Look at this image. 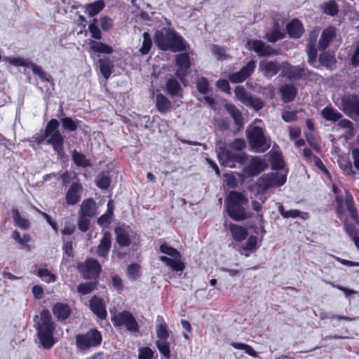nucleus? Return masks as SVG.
<instances>
[{"label":"nucleus","instance_id":"obj_1","mask_svg":"<svg viewBox=\"0 0 359 359\" xmlns=\"http://www.w3.org/2000/svg\"><path fill=\"white\" fill-rule=\"evenodd\" d=\"M38 318L34 327L36 330L37 338L40 344L45 349L51 348L57 342V338L54 337L56 325L53 320L50 312L48 309H43Z\"/></svg>","mask_w":359,"mask_h":359},{"label":"nucleus","instance_id":"obj_2","mask_svg":"<svg viewBox=\"0 0 359 359\" xmlns=\"http://www.w3.org/2000/svg\"><path fill=\"white\" fill-rule=\"evenodd\" d=\"M154 43L161 50H171L172 52H180L186 50L187 43L182 36L170 28L163 27L155 32Z\"/></svg>","mask_w":359,"mask_h":359},{"label":"nucleus","instance_id":"obj_3","mask_svg":"<svg viewBox=\"0 0 359 359\" xmlns=\"http://www.w3.org/2000/svg\"><path fill=\"white\" fill-rule=\"evenodd\" d=\"M248 202L244 195L236 191L229 192L226 199L228 215L234 221H243L250 216L245 212L243 205Z\"/></svg>","mask_w":359,"mask_h":359},{"label":"nucleus","instance_id":"obj_4","mask_svg":"<svg viewBox=\"0 0 359 359\" xmlns=\"http://www.w3.org/2000/svg\"><path fill=\"white\" fill-rule=\"evenodd\" d=\"M102 342V334L96 327L89 329L86 333L75 336L76 348L81 352H86L92 348L100 346Z\"/></svg>","mask_w":359,"mask_h":359},{"label":"nucleus","instance_id":"obj_5","mask_svg":"<svg viewBox=\"0 0 359 359\" xmlns=\"http://www.w3.org/2000/svg\"><path fill=\"white\" fill-rule=\"evenodd\" d=\"M59 121L55 118L50 119L46 124L44 133L45 137H48L47 144L52 146L54 151L58 156H62L64 151L65 140L59 130Z\"/></svg>","mask_w":359,"mask_h":359},{"label":"nucleus","instance_id":"obj_6","mask_svg":"<svg viewBox=\"0 0 359 359\" xmlns=\"http://www.w3.org/2000/svg\"><path fill=\"white\" fill-rule=\"evenodd\" d=\"M344 202L350 217L354 222V224L351 222L347 217L344 218L343 221L344 229L350 237L358 233V230L355 225L359 226V215L358 213L357 208H355V201L352 195L348 191H346Z\"/></svg>","mask_w":359,"mask_h":359},{"label":"nucleus","instance_id":"obj_7","mask_svg":"<svg viewBox=\"0 0 359 359\" xmlns=\"http://www.w3.org/2000/svg\"><path fill=\"white\" fill-rule=\"evenodd\" d=\"M159 250L161 252L172 257L166 256L159 257V259L171 268L172 271L179 272L184 269V263L181 259L182 255L176 248L169 245L167 243H163L160 245Z\"/></svg>","mask_w":359,"mask_h":359},{"label":"nucleus","instance_id":"obj_8","mask_svg":"<svg viewBox=\"0 0 359 359\" xmlns=\"http://www.w3.org/2000/svg\"><path fill=\"white\" fill-rule=\"evenodd\" d=\"M246 137L251 148L257 151L264 152L269 149L271 143L268 142L263 129L253 126L246 130Z\"/></svg>","mask_w":359,"mask_h":359},{"label":"nucleus","instance_id":"obj_9","mask_svg":"<svg viewBox=\"0 0 359 359\" xmlns=\"http://www.w3.org/2000/svg\"><path fill=\"white\" fill-rule=\"evenodd\" d=\"M316 74L300 65L293 66L288 62L285 61L281 63V72L280 76L285 77L289 81H299L300 79H306L310 76H315Z\"/></svg>","mask_w":359,"mask_h":359},{"label":"nucleus","instance_id":"obj_10","mask_svg":"<svg viewBox=\"0 0 359 359\" xmlns=\"http://www.w3.org/2000/svg\"><path fill=\"white\" fill-rule=\"evenodd\" d=\"M4 60L15 67H25L30 68L35 75H37L43 81L53 82L51 75L46 74L41 67L36 65L29 59L15 57H4Z\"/></svg>","mask_w":359,"mask_h":359},{"label":"nucleus","instance_id":"obj_11","mask_svg":"<svg viewBox=\"0 0 359 359\" xmlns=\"http://www.w3.org/2000/svg\"><path fill=\"white\" fill-rule=\"evenodd\" d=\"M156 337L158 339V340L156 341L158 350L162 355L166 358H170L171 352L170 344L168 342V339L170 337V332L168 331L167 324L163 318H161V323L156 325Z\"/></svg>","mask_w":359,"mask_h":359},{"label":"nucleus","instance_id":"obj_12","mask_svg":"<svg viewBox=\"0 0 359 359\" xmlns=\"http://www.w3.org/2000/svg\"><path fill=\"white\" fill-rule=\"evenodd\" d=\"M219 163L226 167L235 168L236 165H243L248 161V155L245 153H236L224 149L217 154Z\"/></svg>","mask_w":359,"mask_h":359},{"label":"nucleus","instance_id":"obj_13","mask_svg":"<svg viewBox=\"0 0 359 359\" xmlns=\"http://www.w3.org/2000/svg\"><path fill=\"white\" fill-rule=\"evenodd\" d=\"M111 320L114 327L124 325L128 331L133 332H137L140 330L136 319L128 311L118 312L111 317Z\"/></svg>","mask_w":359,"mask_h":359},{"label":"nucleus","instance_id":"obj_14","mask_svg":"<svg viewBox=\"0 0 359 359\" xmlns=\"http://www.w3.org/2000/svg\"><path fill=\"white\" fill-rule=\"evenodd\" d=\"M341 109L348 117H359V95L355 93L344 94L341 99Z\"/></svg>","mask_w":359,"mask_h":359},{"label":"nucleus","instance_id":"obj_15","mask_svg":"<svg viewBox=\"0 0 359 359\" xmlns=\"http://www.w3.org/2000/svg\"><path fill=\"white\" fill-rule=\"evenodd\" d=\"M77 269L86 279H97L102 271V266L99 262L92 257L79 262Z\"/></svg>","mask_w":359,"mask_h":359},{"label":"nucleus","instance_id":"obj_16","mask_svg":"<svg viewBox=\"0 0 359 359\" xmlns=\"http://www.w3.org/2000/svg\"><path fill=\"white\" fill-rule=\"evenodd\" d=\"M235 95L243 104L255 111H259L264 107V102L261 98L255 97L241 86H238L234 89Z\"/></svg>","mask_w":359,"mask_h":359},{"label":"nucleus","instance_id":"obj_17","mask_svg":"<svg viewBox=\"0 0 359 359\" xmlns=\"http://www.w3.org/2000/svg\"><path fill=\"white\" fill-rule=\"evenodd\" d=\"M266 167V162L259 156H253L248 165L243 168V175L245 177H253L259 175Z\"/></svg>","mask_w":359,"mask_h":359},{"label":"nucleus","instance_id":"obj_18","mask_svg":"<svg viewBox=\"0 0 359 359\" xmlns=\"http://www.w3.org/2000/svg\"><path fill=\"white\" fill-rule=\"evenodd\" d=\"M256 62L250 60L240 71L228 75V79L233 83H241L248 79L255 72Z\"/></svg>","mask_w":359,"mask_h":359},{"label":"nucleus","instance_id":"obj_19","mask_svg":"<svg viewBox=\"0 0 359 359\" xmlns=\"http://www.w3.org/2000/svg\"><path fill=\"white\" fill-rule=\"evenodd\" d=\"M175 65L177 67V69L175 72L176 76L180 80L184 79L189 74V70L191 66L189 53H182L176 55Z\"/></svg>","mask_w":359,"mask_h":359},{"label":"nucleus","instance_id":"obj_20","mask_svg":"<svg viewBox=\"0 0 359 359\" xmlns=\"http://www.w3.org/2000/svg\"><path fill=\"white\" fill-rule=\"evenodd\" d=\"M131 229L129 226L123 224L118 226L114 229L116 236V242L121 248L129 247L131 244L130 232Z\"/></svg>","mask_w":359,"mask_h":359},{"label":"nucleus","instance_id":"obj_21","mask_svg":"<svg viewBox=\"0 0 359 359\" xmlns=\"http://www.w3.org/2000/svg\"><path fill=\"white\" fill-rule=\"evenodd\" d=\"M83 191V186L79 182H73L65 195V202L68 205H75L81 200Z\"/></svg>","mask_w":359,"mask_h":359},{"label":"nucleus","instance_id":"obj_22","mask_svg":"<svg viewBox=\"0 0 359 359\" xmlns=\"http://www.w3.org/2000/svg\"><path fill=\"white\" fill-rule=\"evenodd\" d=\"M89 309L100 319L104 320L107 316V311L104 299L94 295L89 300Z\"/></svg>","mask_w":359,"mask_h":359},{"label":"nucleus","instance_id":"obj_23","mask_svg":"<svg viewBox=\"0 0 359 359\" xmlns=\"http://www.w3.org/2000/svg\"><path fill=\"white\" fill-rule=\"evenodd\" d=\"M251 45L250 48L259 54L260 57H268L270 55H276L278 52L276 49L271 48L269 45L265 44L261 40H252L248 42Z\"/></svg>","mask_w":359,"mask_h":359},{"label":"nucleus","instance_id":"obj_24","mask_svg":"<svg viewBox=\"0 0 359 359\" xmlns=\"http://www.w3.org/2000/svg\"><path fill=\"white\" fill-rule=\"evenodd\" d=\"M286 182V176L278 172L271 173L261 178L260 187L266 190L274 186H282Z\"/></svg>","mask_w":359,"mask_h":359},{"label":"nucleus","instance_id":"obj_25","mask_svg":"<svg viewBox=\"0 0 359 359\" xmlns=\"http://www.w3.org/2000/svg\"><path fill=\"white\" fill-rule=\"evenodd\" d=\"M52 311L57 320L65 322L71 316L72 310L69 305L63 302H57L52 308Z\"/></svg>","mask_w":359,"mask_h":359},{"label":"nucleus","instance_id":"obj_26","mask_svg":"<svg viewBox=\"0 0 359 359\" xmlns=\"http://www.w3.org/2000/svg\"><path fill=\"white\" fill-rule=\"evenodd\" d=\"M259 70L263 73L264 76L272 77L281 70V65H279L277 61L262 60L259 64Z\"/></svg>","mask_w":359,"mask_h":359},{"label":"nucleus","instance_id":"obj_27","mask_svg":"<svg viewBox=\"0 0 359 359\" xmlns=\"http://www.w3.org/2000/svg\"><path fill=\"white\" fill-rule=\"evenodd\" d=\"M79 215L93 218L97 215V206L93 198L84 199L80 206Z\"/></svg>","mask_w":359,"mask_h":359},{"label":"nucleus","instance_id":"obj_28","mask_svg":"<svg viewBox=\"0 0 359 359\" xmlns=\"http://www.w3.org/2000/svg\"><path fill=\"white\" fill-rule=\"evenodd\" d=\"M111 233L109 231H104L102 234L100 242L97 247V254L99 257L106 258L111 247Z\"/></svg>","mask_w":359,"mask_h":359},{"label":"nucleus","instance_id":"obj_29","mask_svg":"<svg viewBox=\"0 0 359 359\" xmlns=\"http://www.w3.org/2000/svg\"><path fill=\"white\" fill-rule=\"evenodd\" d=\"M337 35V28L334 26H329L323 29L318 41V47L321 50L328 48L330 42Z\"/></svg>","mask_w":359,"mask_h":359},{"label":"nucleus","instance_id":"obj_30","mask_svg":"<svg viewBox=\"0 0 359 359\" xmlns=\"http://www.w3.org/2000/svg\"><path fill=\"white\" fill-rule=\"evenodd\" d=\"M286 31L290 38L299 39L303 34L304 27L298 18H294L287 24Z\"/></svg>","mask_w":359,"mask_h":359},{"label":"nucleus","instance_id":"obj_31","mask_svg":"<svg viewBox=\"0 0 359 359\" xmlns=\"http://www.w3.org/2000/svg\"><path fill=\"white\" fill-rule=\"evenodd\" d=\"M279 91L284 103L292 102L297 95V89L292 83H285L281 86Z\"/></svg>","mask_w":359,"mask_h":359},{"label":"nucleus","instance_id":"obj_32","mask_svg":"<svg viewBox=\"0 0 359 359\" xmlns=\"http://www.w3.org/2000/svg\"><path fill=\"white\" fill-rule=\"evenodd\" d=\"M165 90L170 97H182V88L179 81L175 78L169 79L165 84Z\"/></svg>","mask_w":359,"mask_h":359},{"label":"nucleus","instance_id":"obj_33","mask_svg":"<svg viewBox=\"0 0 359 359\" xmlns=\"http://www.w3.org/2000/svg\"><path fill=\"white\" fill-rule=\"evenodd\" d=\"M229 229L231 233L233 239L236 242H242L248 235V232L245 227L236 224H230Z\"/></svg>","mask_w":359,"mask_h":359},{"label":"nucleus","instance_id":"obj_34","mask_svg":"<svg viewBox=\"0 0 359 359\" xmlns=\"http://www.w3.org/2000/svg\"><path fill=\"white\" fill-rule=\"evenodd\" d=\"M156 108L163 114H167L172 108V103L164 95L158 93L156 96Z\"/></svg>","mask_w":359,"mask_h":359},{"label":"nucleus","instance_id":"obj_35","mask_svg":"<svg viewBox=\"0 0 359 359\" xmlns=\"http://www.w3.org/2000/svg\"><path fill=\"white\" fill-rule=\"evenodd\" d=\"M90 48L92 51L97 53L111 54L113 53L114 49L111 46L107 45L105 43L97 41V40H90L89 43Z\"/></svg>","mask_w":359,"mask_h":359},{"label":"nucleus","instance_id":"obj_36","mask_svg":"<svg viewBox=\"0 0 359 359\" xmlns=\"http://www.w3.org/2000/svg\"><path fill=\"white\" fill-rule=\"evenodd\" d=\"M226 109L233 118L238 129L241 130L243 126V117L240 110L237 109L235 105L231 104H226Z\"/></svg>","mask_w":359,"mask_h":359},{"label":"nucleus","instance_id":"obj_37","mask_svg":"<svg viewBox=\"0 0 359 359\" xmlns=\"http://www.w3.org/2000/svg\"><path fill=\"white\" fill-rule=\"evenodd\" d=\"M323 118L328 121L336 122L342 118V114L331 105L325 107L321 111Z\"/></svg>","mask_w":359,"mask_h":359},{"label":"nucleus","instance_id":"obj_38","mask_svg":"<svg viewBox=\"0 0 359 359\" xmlns=\"http://www.w3.org/2000/svg\"><path fill=\"white\" fill-rule=\"evenodd\" d=\"M12 217L14 225L22 230H27L30 227V222L28 219L22 217L17 208L12 210Z\"/></svg>","mask_w":359,"mask_h":359},{"label":"nucleus","instance_id":"obj_39","mask_svg":"<svg viewBox=\"0 0 359 359\" xmlns=\"http://www.w3.org/2000/svg\"><path fill=\"white\" fill-rule=\"evenodd\" d=\"M100 71L105 79H108L113 71L114 65L112 61L107 57L101 58L98 60Z\"/></svg>","mask_w":359,"mask_h":359},{"label":"nucleus","instance_id":"obj_40","mask_svg":"<svg viewBox=\"0 0 359 359\" xmlns=\"http://www.w3.org/2000/svg\"><path fill=\"white\" fill-rule=\"evenodd\" d=\"M285 36V33L280 29L278 23L274 22L271 32L266 33L264 38L270 43H275L283 39Z\"/></svg>","mask_w":359,"mask_h":359},{"label":"nucleus","instance_id":"obj_41","mask_svg":"<svg viewBox=\"0 0 359 359\" xmlns=\"http://www.w3.org/2000/svg\"><path fill=\"white\" fill-rule=\"evenodd\" d=\"M72 158L74 163L77 167L88 168L92 165L89 159L80 151L74 149L72 152Z\"/></svg>","mask_w":359,"mask_h":359},{"label":"nucleus","instance_id":"obj_42","mask_svg":"<svg viewBox=\"0 0 359 359\" xmlns=\"http://www.w3.org/2000/svg\"><path fill=\"white\" fill-rule=\"evenodd\" d=\"M98 284L97 280L80 283L77 286V292L81 295L88 294L97 288Z\"/></svg>","mask_w":359,"mask_h":359},{"label":"nucleus","instance_id":"obj_43","mask_svg":"<svg viewBox=\"0 0 359 359\" xmlns=\"http://www.w3.org/2000/svg\"><path fill=\"white\" fill-rule=\"evenodd\" d=\"M339 166L344 175L355 178L356 172L353 169L352 163L349 158H341L339 161Z\"/></svg>","mask_w":359,"mask_h":359},{"label":"nucleus","instance_id":"obj_44","mask_svg":"<svg viewBox=\"0 0 359 359\" xmlns=\"http://www.w3.org/2000/svg\"><path fill=\"white\" fill-rule=\"evenodd\" d=\"M320 9L323 13L332 17L337 15L339 13V7L334 0L323 3L320 5Z\"/></svg>","mask_w":359,"mask_h":359},{"label":"nucleus","instance_id":"obj_45","mask_svg":"<svg viewBox=\"0 0 359 359\" xmlns=\"http://www.w3.org/2000/svg\"><path fill=\"white\" fill-rule=\"evenodd\" d=\"M82 121L79 120H73L72 117H65L61 119L62 127L65 130L74 132L78 129Z\"/></svg>","mask_w":359,"mask_h":359},{"label":"nucleus","instance_id":"obj_46","mask_svg":"<svg viewBox=\"0 0 359 359\" xmlns=\"http://www.w3.org/2000/svg\"><path fill=\"white\" fill-rule=\"evenodd\" d=\"M104 6V1L102 0H97L93 3L87 4L86 6V12L89 16L93 17L98 14Z\"/></svg>","mask_w":359,"mask_h":359},{"label":"nucleus","instance_id":"obj_47","mask_svg":"<svg viewBox=\"0 0 359 359\" xmlns=\"http://www.w3.org/2000/svg\"><path fill=\"white\" fill-rule=\"evenodd\" d=\"M11 238L20 245L25 247L28 250H30V246L27 244L32 240V237L29 234L25 233L22 237H21L20 232L15 230L12 233Z\"/></svg>","mask_w":359,"mask_h":359},{"label":"nucleus","instance_id":"obj_48","mask_svg":"<svg viewBox=\"0 0 359 359\" xmlns=\"http://www.w3.org/2000/svg\"><path fill=\"white\" fill-rule=\"evenodd\" d=\"M110 182L111 180L108 173H105L104 172L100 173L95 179V184L97 187L103 190L109 188Z\"/></svg>","mask_w":359,"mask_h":359},{"label":"nucleus","instance_id":"obj_49","mask_svg":"<svg viewBox=\"0 0 359 359\" xmlns=\"http://www.w3.org/2000/svg\"><path fill=\"white\" fill-rule=\"evenodd\" d=\"M127 276L132 280H137L141 276L140 266L137 263L129 264L126 270Z\"/></svg>","mask_w":359,"mask_h":359},{"label":"nucleus","instance_id":"obj_50","mask_svg":"<svg viewBox=\"0 0 359 359\" xmlns=\"http://www.w3.org/2000/svg\"><path fill=\"white\" fill-rule=\"evenodd\" d=\"M97 19L94 18L88 25V31L90 32V36L95 41L100 40L102 38V34L97 25Z\"/></svg>","mask_w":359,"mask_h":359},{"label":"nucleus","instance_id":"obj_51","mask_svg":"<svg viewBox=\"0 0 359 359\" xmlns=\"http://www.w3.org/2000/svg\"><path fill=\"white\" fill-rule=\"evenodd\" d=\"M152 47V41L150 34L147 32L143 33V41L141 48H140V53L144 55L149 53Z\"/></svg>","mask_w":359,"mask_h":359},{"label":"nucleus","instance_id":"obj_52","mask_svg":"<svg viewBox=\"0 0 359 359\" xmlns=\"http://www.w3.org/2000/svg\"><path fill=\"white\" fill-rule=\"evenodd\" d=\"M231 346L233 347L236 349L239 350H243L245 353L248 355L256 357L257 356V352L255 351V349L250 345L244 343H239V342H231Z\"/></svg>","mask_w":359,"mask_h":359},{"label":"nucleus","instance_id":"obj_53","mask_svg":"<svg viewBox=\"0 0 359 359\" xmlns=\"http://www.w3.org/2000/svg\"><path fill=\"white\" fill-rule=\"evenodd\" d=\"M36 275L48 283H53L56 280L55 275L52 273L48 269H39L37 271Z\"/></svg>","mask_w":359,"mask_h":359},{"label":"nucleus","instance_id":"obj_54","mask_svg":"<svg viewBox=\"0 0 359 359\" xmlns=\"http://www.w3.org/2000/svg\"><path fill=\"white\" fill-rule=\"evenodd\" d=\"M196 88L198 91L203 95H206L210 92V83L207 78L201 77L196 81Z\"/></svg>","mask_w":359,"mask_h":359},{"label":"nucleus","instance_id":"obj_55","mask_svg":"<svg viewBox=\"0 0 359 359\" xmlns=\"http://www.w3.org/2000/svg\"><path fill=\"white\" fill-rule=\"evenodd\" d=\"M111 288L115 290L118 294H121L124 285L121 278L118 275H114L111 276Z\"/></svg>","mask_w":359,"mask_h":359},{"label":"nucleus","instance_id":"obj_56","mask_svg":"<svg viewBox=\"0 0 359 359\" xmlns=\"http://www.w3.org/2000/svg\"><path fill=\"white\" fill-rule=\"evenodd\" d=\"M278 212L284 218H296L300 215V211L297 209L285 210L283 205H279Z\"/></svg>","mask_w":359,"mask_h":359},{"label":"nucleus","instance_id":"obj_57","mask_svg":"<svg viewBox=\"0 0 359 359\" xmlns=\"http://www.w3.org/2000/svg\"><path fill=\"white\" fill-rule=\"evenodd\" d=\"M319 60L322 65L329 69H332V67L334 66L336 62L334 57L329 54L320 55Z\"/></svg>","mask_w":359,"mask_h":359},{"label":"nucleus","instance_id":"obj_58","mask_svg":"<svg viewBox=\"0 0 359 359\" xmlns=\"http://www.w3.org/2000/svg\"><path fill=\"white\" fill-rule=\"evenodd\" d=\"M154 355V351L148 346L140 347L138 349V359H152Z\"/></svg>","mask_w":359,"mask_h":359},{"label":"nucleus","instance_id":"obj_59","mask_svg":"<svg viewBox=\"0 0 359 359\" xmlns=\"http://www.w3.org/2000/svg\"><path fill=\"white\" fill-rule=\"evenodd\" d=\"M271 168L272 170H281L284 168L285 162L283 156L280 154L274 155L271 161Z\"/></svg>","mask_w":359,"mask_h":359},{"label":"nucleus","instance_id":"obj_60","mask_svg":"<svg viewBox=\"0 0 359 359\" xmlns=\"http://www.w3.org/2000/svg\"><path fill=\"white\" fill-rule=\"evenodd\" d=\"M243 248L244 250L250 252L256 250L257 248V237L254 235L250 236Z\"/></svg>","mask_w":359,"mask_h":359},{"label":"nucleus","instance_id":"obj_61","mask_svg":"<svg viewBox=\"0 0 359 359\" xmlns=\"http://www.w3.org/2000/svg\"><path fill=\"white\" fill-rule=\"evenodd\" d=\"M90 217L79 215L78 228L82 232H86L90 229Z\"/></svg>","mask_w":359,"mask_h":359},{"label":"nucleus","instance_id":"obj_62","mask_svg":"<svg viewBox=\"0 0 359 359\" xmlns=\"http://www.w3.org/2000/svg\"><path fill=\"white\" fill-rule=\"evenodd\" d=\"M307 55H308V62L312 64L316 61L317 57V50L316 48L315 43L312 41H309L307 46Z\"/></svg>","mask_w":359,"mask_h":359},{"label":"nucleus","instance_id":"obj_63","mask_svg":"<svg viewBox=\"0 0 359 359\" xmlns=\"http://www.w3.org/2000/svg\"><path fill=\"white\" fill-rule=\"evenodd\" d=\"M334 201L336 203V214L338 218L341 219L344 214L343 196L339 195L336 196Z\"/></svg>","mask_w":359,"mask_h":359},{"label":"nucleus","instance_id":"obj_64","mask_svg":"<svg viewBox=\"0 0 359 359\" xmlns=\"http://www.w3.org/2000/svg\"><path fill=\"white\" fill-rule=\"evenodd\" d=\"M100 25L104 32H109L113 28V20L108 16L101 17L100 19Z\"/></svg>","mask_w":359,"mask_h":359}]
</instances>
